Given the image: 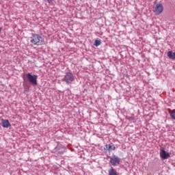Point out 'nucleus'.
<instances>
[{
  "label": "nucleus",
  "instance_id": "obj_2",
  "mask_svg": "<svg viewBox=\"0 0 175 175\" xmlns=\"http://www.w3.org/2000/svg\"><path fill=\"white\" fill-rule=\"evenodd\" d=\"M75 80V76L73 75V73L71 72H66L64 75V77L62 79V81H65L66 84H72V83Z\"/></svg>",
  "mask_w": 175,
  "mask_h": 175
},
{
  "label": "nucleus",
  "instance_id": "obj_3",
  "mask_svg": "<svg viewBox=\"0 0 175 175\" xmlns=\"http://www.w3.org/2000/svg\"><path fill=\"white\" fill-rule=\"evenodd\" d=\"M26 76L28 81H29L32 85H38V75H32L29 72Z\"/></svg>",
  "mask_w": 175,
  "mask_h": 175
},
{
  "label": "nucleus",
  "instance_id": "obj_15",
  "mask_svg": "<svg viewBox=\"0 0 175 175\" xmlns=\"http://www.w3.org/2000/svg\"><path fill=\"white\" fill-rule=\"evenodd\" d=\"M54 0H47L48 3L51 4L53 3Z\"/></svg>",
  "mask_w": 175,
  "mask_h": 175
},
{
  "label": "nucleus",
  "instance_id": "obj_7",
  "mask_svg": "<svg viewBox=\"0 0 175 175\" xmlns=\"http://www.w3.org/2000/svg\"><path fill=\"white\" fill-rule=\"evenodd\" d=\"M104 150H107V151L114 150H116V146L113 144H107L104 147Z\"/></svg>",
  "mask_w": 175,
  "mask_h": 175
},
{
  "label": "nucleus",
  "instance_id": "obj_16",
  "mask_svg": "<svg viewBox=\"0 0 175 175\" xmlns=\"http://www.w3.org/2000/svg\"><path fill=\"white\" fill-rule=\"evenodd\" d=\"M1 31H2V28L0 27V33H1Z\"/></svg>",
  "mask_w": 175,
  "mask_h": 175
},
{
  "label": "nucleus",
  "instance_id": "obj_10",
  "mask_svg": "<svg viewBox=\"0 0 175 175\" xmlns=\"http://www.w3.org/2000/svg\"><path fill=\"white\" fill-rule=\"evenodd\" d=\"M167 55L170 59H175V53H173L172 51H168Z\"/></svg>",
  "mask_w": 175,
  "mask_h": 175
},
{
  "label": "nucleus",
  "instance_id": "obj_5",
  "mask_svg": "<svg viewBox=\"0 0 175 175\" xmlns=\"http://www.w3.org/2000/svg\"><path fill=\"white\" fill-rule=\"evenodd\" d=\"M120 162L121 159L117 156H113L110 158V163H111L112 166H118Z\"/></svg>",
  "mask_w": 175,
  "mask_h": 175
},
{
  "label": "nucleus",
  "instance_id": "obj_11",
  "mask_svg": "<svg viewBox=\"0 0 175 175\" xmlns=\"http://www.w3.org/2000/svg\"><path fill=\"white\" fill-rule=\"evenodd\" d=\"M23 88L26 91H29L30 86L28 83H23Z\"/></svg>",
  "mask_w": 175,
  "mask_h": 175
},
{
  "label": "nucleus",
  "instance_id": "obj_14",
  "mask_svg": "<svg viewBox=\"0 0 175 175\" xmlns=\"http://www.w3.org/2000/svg\"><path fill=\"white\" fill-rule=\"evenodd\" d=\"M128 120H129V121H133V120H135V118H133V116H130L128 118Z\"/></svg>",
  "mask_w": 175,
  "mask_h": 175
},
{
  "label": "nucleus",
  "instance_id": "obj_1",
  "mask_svg": "<svg viewBox=\"0 0 175 175\" xmlns=\"http://www.w3.org/2000/svg\"><path fill=\"white\" fill-rule=\"evenodd\" d=\"M44 42V38L42 36V34L32 33L30 37V43L34 46H40Z\"/></svg>",
  "mask_w": 175,
  "mask_h": 175
},
{
  "label": "nucleus",
  "instance_id": "obj_4",
  "mask_svg": "<svg viewBox=\"0 0 175 175\" xmlns=\"http://www.w3.org/2000/svg\"><path fill=\"white\" fill-rule=\"evenodd\" d=\"M163 12V5L162 3H157L153 6V13L159 16Z\"/></svg>",
  "mask_w": 175,
  "mask_h": 175
},
{
  "label": "nucleus",
  "instance_id": "obj_13",
  "mask_svg": "<svg viewBox=\"0 0 175 175\" xmlns=\"http://www.w3.org/2000/svg\"><path fill=\"white\" fill-rule=\"evenodd\" d=\"M170 116L173 120H175V109L170 112Z\"/></svg>",
  "mask_w": 175,
  "mask_h": 175
},
{
  "label": "nucleus",
  "instance_id": "obj_6",
  "mask_svg": "<svg viewBox=\"0 0 175 175\" xmlns=\"http://www.w3.org/2000/svg\"><path fill=\"white\" fill-rule=\"evenodd\" d=\"M160 157L161 159H168V158H170V154L167 152H165V149H161Z\"/></svg>",
  "mask_w": 175,
  "mask_h": 175
},
{
  "label": "nucleus",
  "instance_id": "obj_9",
  "mask_svg": "<svg viewBox=\"0 0 175 175\" xmlns=\"http://www.w3.org/2000/svg\"><path fill=\"white\" fill-rule=\"evenodd\" d=\"M109 175H118L117 170L111 167L108 171Z\"/></svg>",
  "mask_w": 175,
  "mask_h": 175
},
{
  "label": "nucleus",
  "instance_id": "obj_8",
  "mask_svg": "<svg viewBox=\"0 0 175 175\" xmlns=\"http://www.w3.org/2000/svg\"><path fill=\"white\" fill-rule=\"evenodd\" d=\"M2 126L3 128H9L11 126L10 122H9L8 120H2Z\"/></svg>",
  "mask_w": 175,
  "mask_h": 175
},
{
  "label": "nucleus",
  "instance_id": "obj_12",
  "mask_svg": "<svg viewBox=\"0 0 175 175\" xmlns=\"http://www.w3.org/2000/svg\"><path fill=\"white\" fill-rule=\"evenodd\" d=\"M100 40H96L94 42V46H96V47H98V46H100Z\"/></svg>",
  "mask_w": 175,
  "mask_h": 175
}]
</instances>
